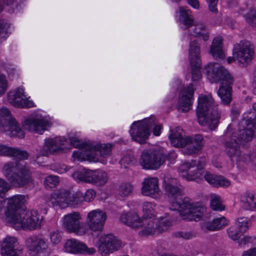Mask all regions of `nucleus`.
I'll use <instances>...</instances> for the list:
<instances>
[{
  "mask_svg": "<svg viewBox=\"0 0 256 256\" xmlns=\"http://www.w3.org/2000/svg\"><path fill=\"white\" fill-rule=\"evenodd\" d=\"M188 58L190 62L198 61L200 59V48L197 40L192 42L190 44Z\"/></svg>",
  "mask_w": 256,
  "mask_h": 256,
  "instance_id": "4c0bfd02",
  "label": "nucleus"
},
{
  "mask_svg": "<svg viewBox=\"0 0 256 256\" xmlns=\"http://www.w3.org/2000/svg\"><path fill=\"white\" fill-rule=\"evenodd\" d=\"M228 236L234 240H236L240 246L242 247L250 242L252 238L243 233H238L234 227L231 226L228 230Z\"/></svg>",
  "mask_w": 256,
  "mask_h": 256,
  "instance_id": "f704fd0d",
  "label": "nucleus"
},
{
  "mask_svg": "<svg viewBox=\"0 0 256 256\" xmlns=\"http://www.w3.org/2000/svg\"><path fill=\"white\" fill-rule=\"evenodd\" d=\"M242 256H256V247L244 251Z\"/></svg>",
  "mask_w": 256,
  "mask_h": 256,
  "instance_id": "338daca9",
  "label": "nucleus"
},
{
  "mask_svg": "<svg viewBox=\"0 0 256 256\" xmlns=\"http://www.w3.org/2000/svg\"><path fill=\"white\" fill-rule=\"evenodd\" d=\"M155 122H156V124H155L154 126V128L153 129V134L154 135L156 136H158L160 134V130H161V128H162V126L160 125V124H156V119L155 118Z\"/></svg>",
  "mask_w": 256,
  "mask_h": 256,
  "instance_id": "774afa93",
  "label": "nucleus"
},
{
  "mask_svg": "<svg viewBox=\"0 0 256 256\" xmlns=\"http://www.w3.org/2000/svg\"><path fill=\"white\" fill-rule=\"evenodd\" d=\"M254 51L248 42H240L234 48V58L243 66H246L254 56Z\"/></svg>",
  "mask_w": 256,
  "mask_h": 256,
  "instance_id": "a211bd4d",
  "label": "nucleus"
},
{
  "mask_svg": "<svg viewBox=\"0 0 256 256\" xmlns=\"http://www.w3.org/2000/svg\"><path fill=\"white\" fill-rule=\"evenodd\" d=\"M51 125L52 122L48 118L38 114H32L24 122L25 129L40 134L48 130Z\"/></svg>",
  "mask_w": 256,
  "mask_h": 256,
  "instance_id": "f8f14e48",
  "label": "nucleus"
},
{
  "mask_svg": "<svg viewBox=\"0 0 256 256\" xmlns=\"http://www.w3.org/2000/svg\"><path fill=\"white\" fill-rule=\"evenodd\" d=\"M222 200L220 196L213 194L210 196V206L214 210H222L224 206L222 204Z\"/></svg>",
  "mask_w": 256,
  "mask_h": 256,
  "instance_id": "09e8293b",
  "label": "nucleus"
},
{
  "mask_svg": "<svg viewBox=\"0 0 256 256\" xmlns=\"http://www.w3.org/2000/svg\"><path fill=\"white\" fill-rule=\"evenodd\" d=\"M186 146L187 147L182 150V152L184 154H197L201 150L192 144H188Z\"/></svg>",
  "mask_w": 256,
  "mask_h": 256,
  "instance_id": "5fc2aeb1",
  "label": "nucleus"
},
{
  "mask_svg": "<svg viewBox=\"0 0 256 256\" xmlns=\"http://www.w3.org/2000/svg\"><path fill=\"white\" fill-rule=\"evenodd\" d=\"M7 84L5 77L2 75H0V96L5 92Z\"/></svg>",
  "mask_w": 256,
  "mask_h": 256,
  "instance_id": "bf43d9fd",
  "label": "nucleus"
},
{
  "mask_svg": "<svg viewBox=\"0 0 256 256\" xmlns=\"http://www.w3.org/2000/svg\"><path fill=\"white\" fill-rule=\"evenodd\" d=\"M122 242L112 234H106L100 238L98 251L102 256H106L118 250L122 246Z\"/></svg>",
  "mask_w": 256,
  "mask_h": 256,
  "instance_id": "dca6fc26",
  "label": "nucleus"
},
{
  "mask_svg": "<svg viewBox=\"0 0 256 256\" xmlns=\"http://www.w3.org/2000/svg\"><path fill=\"white\" fill-rule=\"evenodd\" d=\"M180 21L184 26V28H188L194 25L193 34L195 36L202 38L206 41L209 38L208 32L206 30V27L204 24H194V19L192 15V12L188 7H180Z\"/></svg>",
  "mask_w": 256,
  "mask_h": 256,
  "instance_id": "423d86ee",
  "label": "nucleus"
},
{
  "mask_svg": "<svg viewBox=\"0 0 256 256\" xmlns=\"http://www.w3.org/2000/svg\"><path fill=\"white\" fill-rule=\"evenodd\" d=\"M62 144H63L61 143L60 140L58 138H48L46 140L45 144L41 150V153L44 156L56 153L62 150Z\"/></svg>",
  "mask_w": 256,
  "mask_h": 256,
  "instance_id": "c756f323",
  "label": "nucleus"
},
{
  "mask_svg": "<svg viewBox=\"0 0 256 256\" xmlns=\"http://www.w3.org/2000/svg\"><path fill=\"white\" fill-rule=\"evenodd\" d=\"M0 126L4 132H10L9 135L23 138L24 134L15 119L12 118L10 111L6 107L0 108Z\"/></svg>",
  "mask_w": 256,
  "mask_h": 256,
  "instance_id": "6e6552de",
  "label": "nucleus"
},
{
  "mask_svg": "<svg viewBox=\"0 0 256 256\" xmlns=\"http://www.w3.org/2000/svg\"><path fill=\"white\" fill-rule=\"evenodd\" d=\"M96 196V192L94 190L90 189L88 190L84 196V198L86 202H90Z\"/></svg>",
  "mask_w": 256,
  "mask_h": 256,
  "instance_id": "052dcab7",
  "label": "nucleus"
},
{
  "mask_svg": "<svg viewBox=\"0 0 256 256\" xmlns=\"http://www.w3.org/2000/svg\"><path fill=\"white\" fill-rule=\"evenodd\" d=\"M81 216L78 212L68 214L63 218L62 226L64 230L70 233L83 236L88 232V229L80 222Z\"/></svg>",
  "mask_w": 256,
  "mask_h": 256,
  "instance_id": "9b49d317",
  "label": "nucleus"
},
{
  "mask_svg": "<svg viewBox=\"0 0 256 256\" xmlns=\"http://www.w3.org/2000/svg\"><path fill=\"white\" fill-rule=\"evenodd\" d=\"M59 183L58 177L50 175L47 176L44 180V184L46 186L52 188L56 186Z\"/></svg>",
  "mask_w": 256,
  "mask_h": 256,
  "instance_id": "603ef678",
  "label": "nucleus"
},
{
  "mask_svg": "<svg viewBox=\"0 0 256 256\" xmlns=\"http://www.w3.org/2000/svg\"><path fill=\"white\" fill-rule=\"evenodd\" d=\"M155 205L152 202H144L142 204L144 218H150L155 216L154 208Z\"/></svg>",
  "mask_w": 256,
  "mask_h": 256,
  "instance_id": "49530a36",
  "label": "nucleus"
},
{
  "mask_svg": "<svg viewBox=\"0 0 256 256\" xmlns=\"http://www.w3.org/2000/svg\"><path fill=\"white\" fill-rule=\"evenodd\" d=\"M225 104H229L232 99V88L234 78L232 74L225 70Z\"/></svg>",
  "mask_w": 256,
  "mask_h": 256,
  "instance_id": "c9c22d12",
  "label": "nucleus"
},
{
  "mask_svg": "<svg viewBox=\"0 0 256 256\" xmlns=\"http://www.w3.org/2000/svg\"><path fill=\"white\" fill-rule=\"evenodd\" d=\"M2 170L8 181L15 187L22 188L33 182L30 168L25 163L8 162L4 164Z\"/></svg>",
  "mask_w": 256,
  "mask_h": 256,
  "instance_id": "f257e3e1",
  "label": "nucleus"
},
{
  "mask_svg": "<svg viewBox=\"0 0 256 256\" xmlns=\"http://www.w3.org/2000/svg\"><path fill=\"white\" fill-rule=\"evenodd\" d=\"M192 144L202 150L204 146V140L202 135L196 134L192 136H188L186 138V145Z\"/></svg>",
  "mask_w": 256,
  "mask_h": 256,
  "instance_id": "de8ad7c7",
  "label": "nucleus"
},
{
  "mask_svg": "<svg viewBox=\"0 0 256 256\" xmlns=\"http://www.w3.org/2000/svg\"><path fill=\"white\" fill-rule=\"evenodd\" d=\"M106 219V212L101 210L97 209L90 212L86 218L88 230H89L94 232H102Z\"/></svg>",
  "mask_w": 256,
  "mask_h": 256,
  "instance_id": "2eb2a0df",
  "label": "nucleus"
},
{
  "mask_svg": "<svg viewBox=\"0 0 256 256\" xmlns=\"http://www.w3.org/2000/svg\"><path fill=\"white\" fill-rule=\"evenodd\" d=\"M171 133L169 136V138L171 144L174 147L183 148L186 145V136L183 130L180 127H177L170 130Z\"/></svg>",
  "mask_w": 256,
  "mask_h": 256,
  "instance_id": "a878e982",
  "label": "nucleus"
},
{
  "mask_svg": "<svg viewBox=\"0 0 256 256\" xmlns=\"http://www.w3.org/2000/svg\"><path fill=\"white\" fill-rule=\"evenodd\" d=\"M112 146L110 144H100L99 143L91 142L87 148L92 150V153L96 154L100 157L106 158L111 154Z\"/></svg>",
  "mask_w": 256,
  "mask_h": 256,
  "instance_id": "2f4dec72",
  "label": "nucleus"
},
{
  "mask_svg": "<svg viewBox=\"0 0 256 256\" xmlns=\"http://www.w3.org/2000/svg\"><path fill=\"white\" fill-rule=\"evenodd\" d=\"M176 210L183 220L197 221L202 216L206 208L200 203L194 202L189 198H185Z\"/></svg>",
  "mask_w": 256,
  "mask_h": 256,
  "instance_id": "39448f33",
  "label": "nucleus"
},
{
  "mask_svg": "<svg viewBox=\"0 0 256 256\" xmlns=\"http://www.w3.org/2000/svg\"><path fill=\"white\" fill-rule=\"evenodd\" d=\"M194 90L192 84L184 87L179 94L178 110L180 112H188L192 106Z\"/></svg>",
  "mask_w": 256,
  "mask_h": 256,
  "instance_id": "412c9836",
  "label": "nucleus"
},
{
  "mask_svg": "<svg viewBox=\"0 0 256 256\" xmlns=\"http://www.w3.org/2000/svg\"><path fill=\"white\" fill-rule=\"evenodd\" d=\"M236 228H234L238 233H244L250 228L252 220L248 217L240 216L236 220Z\"/></svg>",
  "mask_w": 256,
  "mask_h": 256,
  "instance_id": "e433bc0d",
  "label": "nucleus"
},
{
  "mask_svg": "<svg viewBox=\"0 0 256 256\" xmlns=\"http://www.w3.org/2000/svg\"><path fill=\"white\" fill-rule=\"evenodd\" d=\"M142 220L134 212L124 214L120 217V220L122 223L134 229L142 227Z\"/></svg>",
  "mask_w": 256,
  "mask_h": 256,
  "instance_id": "c85d7f7f",
  "label": "nucleus"
},
{
  "mask_svg": "<svg viewBox=\"0 0 256 256\" xmlns=\"http://www.w3.org/2000/svg\"><path fill=\"white\" fill-rule=\"evenodd\" d=\"M240 205L245 210L256 211V195L252 192H246L241 198Z\"/></svg>",
  "mask_w": 256,
  "mask_h": 256,
  "instance_id": "72a5a7b5",
  "label": "nucleus"
},
{
  "mask_svg": "<svg viewBox=\"0 0 256 256\" xmlns=\"http://www.w3.org/2000/svg\"><path fill=\"white\" fill-rule=\"evenodd\" d=\"M0 156L16 157L20 160L27 159L29 156L26 150L4 144H0Z\"/></svg>",
  "mask_w": 256,
  "mask_h": 256,
  "instance_id": "bb28decb",
  "label": "nucleus"
},
{
  "mask_svg": "<svg viewBox=\"0 0 256 256\" xmlns=\"http://www.w3.org/2000/svg\"><path fill=\"white\" fill-rule=\"evenodd\" d=\"M70 144L72 146L76 148H84L86 150H89L87 148L88 146H90L91 142H82L80 139L75 136L70 137L69 138Z\"/></svg>",
  "mask_w": 256,
  "mask_h": 256,
  "instance_id": "8fccbe9b",
  "label": "nucleus"
},
{
  "mask_svg": "<svg viewBox=\"0 0 256 256\" xmlns=\"http://www.w3.org/2000/svg\"><path fill=\"white\" fill-rule=\"evenodd\" d=\"M204 178L209 184L214 186L219 187L224 186V179L222 176H218L206 172L204 174Z\"/></svg>",
  "mask_w": 256,
  "mask_h": 256,
  "instance_id": "79ce46f5",
  "label": "nucleus"
},
{
  "mask_svg": "<svg viewBox=\"0 0 256 256\" xmlns=\"http://www.w3.org/2000/svg\"><path fill=\"white\" fill-rule=\"evenodd\" d=\"M10 184L4 179L0 178V202L6 197V193L10 189Z\"/></svg>",
  "mask_w": 256,
  "mask_h": 256,
  "instance_id": "3c124183",
  "label": "nucleus"
},
{
  "mask_svg": "<svg viewBox=\"0 0 256 256\" xmlns=\"http://www.w3.org/2000/svg\"><path fill=\"white\" fill-rule=\"evenodd\" d=\"M213 99L211 96L201 94L198 99L196 110L198 122L202 126H206L211 130L218 126L219 114L213 105Z\"/></svg>",
  "mask_w": 256,
  "mask_h": 256,
  "instance_id": "f03ea898",
  "label": "nucleus"
},
{
  "mask_svg": "<svg viewBox=\"0 0 256 256\" xmlns=\"http://www.w3.org/2000/svg\"><path fill=\"white\" fill-rule=\"evenodd\" d=\"M168 158L160 150L144 152L141 156V165L146 169H158Z\"/></svg>",
  "mask_w": 256,
  "mask_h": 256,
  "instance_id": "ddd939ff",
  "label": "nucleus"
},
{
  "mask_svg": "<svg viewBox=\"0 0 256 256\" xmlns=\"http://www.w3.org/2000/svg\"><path fill=\"white\" fill-rule=\"evenodd\" d=\"M142 185L141 192L144 196L157 199L159 198L162 194L158 187V180L157 178H146Z\"/></svg>",
  "mask_w": 256,
  "mask_h": 256,
  "instance_id": "4be33fe9",
  "label": "nucleus"
},
{
  "mask_svg": "<svg viewBox=\"0 0 256 256\" xmlns=\"http://www.w3.org/2000/svg\"><path fill=\"white\" fill-rule=\"evenodd\" d=\"M92 170L84 169L72 174V178L78 182H90Z\"/></svg>",
  "mask_w": 256,
  "mask_h": 256,
  "instance_id": "ea45409f",
  "label": "nucleus"
},
{
  "mask_svg": "<svg viewBox=\"0 0 256 256\" xmlns=\"http://www.w3.org/2000/svg\"><path fill=\"white\" fill-rule=\"evenodd\" d=\"M72 158L74 160H77L78 161L86 160L92 162L98 161V154L92 153L91 150H86L84 148H80L78 150L74 152Z\"/></svg>",
  "mask_w": 256,
  "mask_h": 256,
  "instance_id": "473e14b6",
  "label": "nucleus"
},
{
  "mask_svg": "<svg viewBox=\"0 0 256 256\" xmlns=\"http://www.w3.org/2000/svg\"><path fill=\"white\" fill-rule=\"evenodd\" d=\"M50 242L54 245L60 243L62 239L60 233L58 230L50 232Z\"/></svg>",
  "mask_w": 256,
  "mask_h": 256,
  "instance_id": "6e6d98bb",
  "label": "nucleus"
},
{
  "mask_svg": "<svg viewBox=\"0 0 256 256\" xmlns=\"http://www.w3.org/2000/svg\"><path fill=\"white\" fill-rule=\"evenodd\" d=\"M68 200H70L68 206H76L79 203V200L76 197L74 196V194L68 191Z\"/></svg>",
  "mask_w": 256,
  "mask_h": 256,
  "instance_id": "680f3d73",
  "label": "nucleus"
},
{
  "mask_svg": "<svg viewBox=\"0 0 256 256\" xmlns=\"http://www.w3.org/2000/svg\"><path fill=\"white\" fill-rule=\"evenodd\" d=\"M173 236L176 238H182L185 240H189L195 237V234L192 232L179 231L173 234Z\"/></svg>",
  "mask_w": 256,
  "mask_h": 256,
  "instance_id": "864d4df0",
  "label": "nucleus"
},
{
  "mask_svg": "<svg viewBox=\"0 0 256 256\" xmlns=\"http://www.w3.org/2000/svg\"><path fill=\"white\" fill-rule=\"evenodd\" d=\"M155 124V118L154 116L134 122L130 131L132 138L140 144L144 143L150 135V128Z\"/></svg>",
  "mask_w": 256,
  "mask_h": 256,
  "instance_id": "0eeeda50",
  "label": "nucleus"
},
{
  "mask_svg": "<svg viewBox=\"0 0 256 256\" xmlns=\"http://www.w3.org/2000/svg\"><path fill=\"white\" fill-rule=\"evenodd\" d=\"M206 163V160L204 157H200L197 162L194 160H192L190 162H184L179 168L180 171L182 172H187L191 168L196 166V172L190 174L186 173L182 174V177L186 178L187 180H194L200 178L204 174V168Z\"/></svg>",
  "mask_w": 256,
  "mask_h": 256,
  "instance_id": "4468645a",
  "label": "nucleus"
},
{
  "mask_svg": "<svg viewBox=\"0 0 256 256\" xmlns=\"http://www.w3.org/2000/svg\"><path fill=\"white\" fill-rule=\"evenodd\" d=\"M208 78L212 82H220L218 95L221 99V102L224 104V67L218 62H211L204 67Z\"/></svg>",
  "mask_w": 256,
  "mask_h": 256,
  "instance_id": "9d476101",
  "label": "nucleus"
},
{
  "mask_svg": "<svg viewBox=\"0 0 256 256\" xmlns=\"http://www.w3.org/2000/svg\"><path fill=\"white\" fill-rule=\"evenodd\" d=\"M134 190L133 186L129 183L121 184L118 188V194L122 198L127 197L132 194Z\"/></svg>",
  "mask_w": 256,
  "mask_h": 256,
  "instance_id": "c03bdc74",
  "label": "nucleus"
},
{
  "mask_svg": "<svg viewBox=\"0 0 256 256\" xmlns=\"http://www.w3.org/2000/svg\"><path fill=\"white\" fill-rule=\"evenodd\" d=\"M28 199V196L19 194L8 198L7 210L5 214L9 221L22 213V212H24L22 206L26 202Z\"/></svg>",
  "mask_w": 256,
  "mask_h": 256,
  "instance_id": "f3484780",
  "label": "nucleus"
},
{
  "mask_svg": "<svg viewBox=\"0 0 256 256\" xmlns=\"http://www.w3.org/2000/svg\"><path fill=\"white\" fill-rule=\"evenodd\" d=\"M64 248L66 252L72 254H92L96 252L94 248H88L84 244L75 239L67 240L65 242Z\"/></svg>",
  "mask_w": 256,
  "mask_h": 256,
  "instance_id": "5701e85b",
  "label": "nucleus"
},
{
  "mask_svg": "<svg viewBox=\"0 0 256 256\" xmlns=\"http://www.w3.org/2000/svg\"><path fill=\"white\" fill-rule=\"evenodd\" d=\"M8 100L12 106L18 108H32L34 106L33 102L28 100L24 94L22 88H18L16 90L8 94Z\"/></svg>",
  "mask_w": 256,
  "mask_h": 256,
  "instance_id": "6ab92c4d",
  "label": "nucleus"
},
{
  "mask_svg": "<svg viewBox=\"0 0 256 256\" xmlns=\"http://www.w3.org/2000/svg\"><path fill=\"white\" fill-rule=\"evenodd\" d=\"M240 14L244 16L246 22L252 26H256V12L254 10L247 8L241 10Z\"/></svg>",
  "mask_w": 256,
  "mask_h": 256,
  "instance_id": "37998d69",
  "label": "nucleus"
},
{
  "mask_svg": "<svg viewBox=\"0 0 256 256\" xmlns=\"http://www.w3.org/2000/svg\"><path fill=\"white\" fill-rule=\"evenodd\" d=\"M252 116L253 113L250 112L244 114L243 120L240 125V132L237 140L234 139V143L232 146H228L230 148V156L234 159V157L238 158L239 152L236 150V146L238 144L244 146L245 142L252 140L254 136H256V113L255 118L252 119Z\"/></svg>",
  "mask_w": 256,
  "mask_h": 256,
  "instance_id": "7ed1b4c3",
  "label": "nucleus"
},
{
  "mask_svg": "<svg viewBox=\"0 0 256 256\" xmlns=\"http://www.w3.org/2000/svg\"><path fill=\"white\" fill-rule=\"evenodd\" d=\"M208 2V9L212 12H218L216 5L218 0H206Z\"/></svg>",
  "mask_w": 256,
  "mask_h": 256,
  "instance_id": "e2e57ef3",
  "label": "nucleus"
},
{
  "mask_svg": "<svg viewBox=\"0 0 256 256\" xmlns=\"http://www.w3.org/2000/svg\"><path fill=\"white\" fill-rule=\"evenodd\" d=\"M92 180H90V182L98 186H102L104 184L107 182V174L102 170L92 171L91 176Z\"/></svg>",
  "mask_w": 256,
  "mask_h": 256,
  "instance_id": "58836bf2",
  "label": "nucleus"
},
{
  "mask_svg": "<svg viewBox=\"0 0 256 256\" xmlns=\"http://www.w3.org/2000/svg\"><path fill=\"white\" fill-rule=\"evenodd\" d=\"M10 222L16 230H31L40 228L42 218L37 212L32 211L27 214L24 211Z\"/></svg>",
  "mask_w": 256,
  "mask_h": 256,
  "instance_id": "20e7f679",
  "label": "nucleus"
},
{
  "mask_svg": "<svg viewBox=\"0 0 256 256\" xmlns=\"http://www.w3.org/2000/svg\"><path fill=\"white\" fill-rule=\"evenodd\" d=\"M213 165L218 168H222V158L218 156H214L212 160Z\"/></svg>",
  "mask_w": 256,
  "mask_h": 256,
  "instance_id": "69168bd1",
  "label": "nucleus"
},
{
  "mask_svg": "<svg viewBox=\"0 0 256 256\" xmlns=\"http://www.w3.org/2000/svg\"><path fill=\"white\" fill-rule=\"evenodd\" d=\"M136 162L135 158L130 155H126L124 156L120 160V164L122 166H124L126 168H127V165L133 164Z\"/></svg>",
  "mask_w": 256,
  "mask_h": 256,
  "instance_id": "13d9d810",
  "label": "nucleus"
},
{
  "mask_svg": "<svg viewBox=\"0 0 256 256\" xmlns=\"http://www.w3.org/2000/svg\"><path fill=\"white\" fill-rule=\"evenodd\" d=\"M26 244L30 254L32 256H36L40 252L46 250L48 248L46 240L37 236L28 238L26 240Z\"/></svg>",
  "mask_w": 256,
  "mask_h": 256,
  "instance_id": "393cba45",
  "label": "nucleus"
},
{
  "mask_svg": "<svg viewBox=\"0 0 256 256\" xmlns=\"http://www.w3.org/2000/svg\"><path fill=\"white\" fill-rule=\"evenodd\" d=\"M68 191L64 190L52 193L48 199V205L53 208H64L68 206Z\"/></svg>",
  "mask_w": 256,
  "mask_h": 256,
  "instance_id": "b1692460",
  "label": "nucleus"
},
{
  "mask_svg": "<svg viewBox=\"0 0 256 256\" xmlns=\"http://www.w3.org/2000/svg\"><path fill=\"white\" fill-rule=\"evenodd\" d=\"M192 67V79L194 80H197L201 78L202 72H201V60H198L194 62H190Z\"/></svg>",
  "mask_w": 256,
  "mask_h": 256,
  "instance_id": "a18cd8bd",
  "label": "nucleus"
},
{
  "mask_svg": "<svg viewBox=\"0 0 256 256\" xmlns=\"http://www.w3.org/2000/svg\"><path fill=\"white\" fill-rule=\"evenodd\" d=\"M223 40L222 36H215L212 40L209 54L216 60L222 59L224 56Z\"/></svg>",
  "mask_w": 256,
  "mask_h": 256,
  "instance_id": "7c9ffc66",
  "label": "nucleus"
},
{
  "mask_svg": "<svg viewBox=\"0 0 256 256\" xmlns=\"http://www.w3.org/2000/svg\"><path fill=\"white\" fill-rule=\"evenodd\" d=\"M164 181L165 190L170 202V208L176 210L182 204V200L179 198L182 195V189L176 179L166 177Z\"/></svg>",
  "mask_w": 256,
  "mask_h": 256,
  "instance_id": "1a4fd4ad",
  "label": "nucleus"
},
{
  "mask_svg": "<svg viewBox=\"0 0 256 256\" xmlns=\"http://www.w3.org/2000/svg\"><path fill=\"white\" fill-rule=\"evenodd\" d=\"M222 220L223 218H216L212 222H206L202 225V228L205 232L220 229L224 225Z\"/></svg>",
  "mask_w": 256,
  "mask_h": 256,
  "instance_id": "a19ab883",
  "label": "nucleus"
},
{
  "mask_svg": "<svg viewBox=\"0 0 256 256\" xmlns=\"http://www.w3.org/2000/svg\"><path fill=\"white\" fill-rule=\"evenodd\" d=\"M8 26V24L4 20H0V38L5 36Z\"/></svg>",
  "mask_w": 256,
  "mask_h": 256,
  "instance_id": "0e129e2a",
  "label": "nucleus"
},
{
  "mask_svg": "<svg viewBox=\"0 0 256 256\" xmlns=\"http://www.w3.org/2000/svg\"><path fill=\"white\" fill-rule=\"evenodd\" d=\"M0 253L2 256H22V252L19 248L16 237L7 236L1 243Z\"/></svg>",
  "mask_w": 256,
  "mask_h": 256,
  "instance_id": "aec40b11",
  "label": "nucleus"
},
{
  "mask_svg": "<svg viewBox=\"0 0 256 256\" xmlns=\"http://www.w3.org/2000/svg\"><path fill=\"white\" fill-rule=\"evenodd\" d=\"M142 229L139 232L140 236H154L158 234V222L156 220L150 218H143Z\"/></svg>",
  "mask_w": 256,
  "mask_h": 256,
  "instance_id": "cd10ccee",
  "label": "nucleus"
},
{
  "mask_svg": "<svg viewBox=\"0 0 256 256\" xmlns=\"http://www.w3.org/2000/svg\"><path fill=\"white\" fill-rule=\"evenodd\" d=\"M170 226L171 222L168 220L161 221L159 222V223L158 222V234L167 231Z\"/></svg>",
  "mask_w": 256,
  "mask_h": 256,
  "instance_id": "4d7b16f0",
  "label": "nucleus"
}]
</instances>
